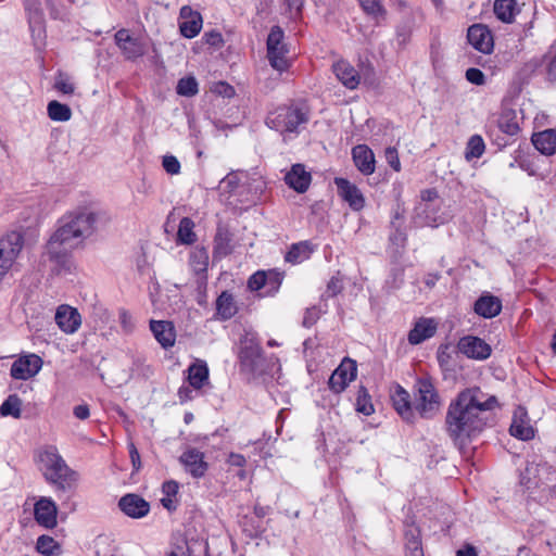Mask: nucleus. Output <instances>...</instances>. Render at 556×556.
<instances>
[{"label": "nucleus", "mask_w": 556, "mask_h": 556, "mask_svg": "<svg viewBox=\"0 0 556 556\" xmlns=\"http://www.w3.org/2000/svg\"><path fill=\"white\" fill-rule=\"evenodd\" d=\"M498 407L495 395L472 387L460 391L448 404L445 429L455 445L463 446L488 425L489 413Z\"/></svg>", "instance_id": "1"}, {"label": "nucleus", "mask_w": 556, "mask_h": 556, "mask_svg": "<svg viewBox=\"0 0 556 556\" xmlns=\"http://www.w3.org/2000/svg\"><path fill=\"white\" fill-rule=\"evenodd\" d=\"M99 215L96 212L84 210L76 213L68 222L61 225L48 240L42 257L53 264L51 268L55 275L71 273L72 241L86 238L93 233Z\"/></svg>", "instance_id": "2"}, {"label": "nucleus", "mask_w": 556, "mask_h": 556, "mask_svg": "<svg viewBox=\"0 0 556 556\" xmlns=\"http://www.w3.org/2000/svg\"><path fill=\"white\" fill-rule=\"evenodd\" d=\"M245 376L256 383H267L280 369L279 361L274 355L263 354L260 340L254 331L245 329Z\"/></svg>", "instance_id": "3"}, {"label": "nucleus", "mask_w": 556, "mask_h": 556, "mask_svg": "<svg viewBox=\"0 0 556 556\" xmlns=\"http://www.w3.org/2000/svg\"><path fill=\"white\" fill-rule=\"evenodd\" d=\"M309 121L306 104L292 102L269 112L266 125L283 136V139L296 137Z\"/></svg>", "instance_id": "4"}, {"label": "nucleus", "mask_w": 556, "mask_h": 556, "mask_svg": "<svg viewBox=\"0 0 556 556\" xmlns=\"http://www.w3.org/2000/svg\"><path fill=\"white\" fill-rule=\"evenodd\" d=\"M38 460L46 481L54 485L56 491L66 492L72 489L77 473L67 466L54 445L46 446L39 453Z\"/></svg>", "instance_id": "5"}, {"label": "nucleus", "mask_w": 556, "mask_h": 556, "mask_svg": "<svg viewBox=\"0 0 556 556\" xmlns=\"http://www.w3.org/2000/svg\"><path fill=\"white\" fill-rule=\"evenodd\" d=\"M413 401L415 415L424 419H431L440 412L442 401L430 376L416 378L413 386Z\"/></svg>", "instance_id": "6"}, {"label": "nucleus", "mask_w": 556, "mask_h": 556, "mask_svg": "<svg viewBox=\"0 0 556 556\" xmlns=\"http://www.w3.org/2000/svg\"><path fill=\"white\" fill-rule=\"evenodd\" d=\"M267 58L273 68L285 72L290 67L289 49L285 42V33L280 26L271 27L267 37Z\"/></svg>", "instance_id": "7"}, {"label": "nucleus", "mask_w": 556, "mask_h": 556, "mask_svg": "<svg viewBox=\"0 0 556 556\" xmlns=\"http://www.w3.org/2000/svg\"><path fill=\"white\" fill-rule=\"evenodd\" d=\"M219 201L231 211L233 215L241 216L243 213L242 186L237 173H229L225 176L218 186Z\"/></svg>", "instance_id": "8"}, {"label": "nucleus", "mask_w": 556, "mask_h": 556, "mask_svg": "<svg viewBox=\"0 0 556 556\" xmlns=\"http://www.w3.org/2000/svg\"><path fill=\"white\" fill-rule=\"evenodd\" d=\"M450 218L451 215L442 208V202H419L415 206L412 223L417 228H437L448 222Z\"/></svg>", "instance_id": "9"}, {"label": "nucleus", "mask_w": 556, "mask_h": 556, "mask_svg": "<svg viewBox=\"0 0 556 556\" xmlns=\"http://www.w3.org/2000/svg\"><path fill=\"white\" fill-rule=\"evenodd\" d=\"M283 275L277 270H257L248 280V288L258 298L274 296L280 289Z\"/></svg>", "instance_id": "10"}, {"label": "nucleus", "mask_w": 556, "mask_h": 556, "mask_svg": "<svg viewBox=\"0 0 556 556\" xmlns=\"http://www.w3.org/2000/svg\"><path fill=\"white\" fill-rule=\"evenodd\" d=\"M24 244L22 233L12 231L0 239V276H3L20 254Z\"/></svg>", "instance_id": "11"}, {"label": "nucleus", "mask_w": 556, "mask_h": 556, "mask_svg": "<svg viewBox=\"0 0 556 556\" xmlns=\"http://www.w3.org/2000/svg\"><path fill=\"white\" fill-rule=\"evenodd\" d=\"M497 130L504 136L494 137V132L491 131L490 137L500 148L508 146L510 143V138L517 136L520 130L516 111L511 109H505L502 111L497 122Z\"/></svg>", "instance_id": "12"}, {"label": "nucleus", "mask_w": 556, "mask_h": 556, "mask_svg": "<svg viewBox=\"0 0 556 556\" xmlns=\"http://www.w3.org/2000/svg\"><path fill=\"white\" fill-rule=\"evenodd\" d=\"M43 364L42 358L34 353L21 355L13 362L10 375L16 380H27L35 377L41 369Z\"/></svg>", "instance_id": "13"}, {"label": "nucleus", "mask_w": 556, "mask_h": 556, "mask_svg": "<svg viewBox=\"0 0 556 556\" xmlns=\"http://www.w3.org/2000/svg\"><path fill=\"white\" fill-rule=\"evenodd\" d=\"M458 351L467 358L485 361L492 354V348L483 339L476 336H464L457 342Z\"/></svg>", "instance_id": "14"}, {"label": "nucleus", "mask_w": 556, "mask_h": 556, "mask_svg": "<svg viewBox=\"0 0 556 556\" xmlns=\"http://www.w3.org/2000/svg\"><path fill=\"white\" fill-rule=\"evenodd\" d=\"M357 375L356 362L346 357L337 369L331 374L328 384L329 389L334 393L343 392L350 382H352Z\"/></svg>", "instance_id": "15"}, {"label": "nucleus", "mask_w": 556, "mask_h": 556, "mask_svg": "<svg viewBox=\"0 0 556 556\" xmlns=\"http://www.w3.org/2000/svg\"><path fill=\"white\" fill-rule=\"evenodd\" d=\"M58 506L51 497L41 496L34 505V518L38 526L53 529L58 525Z\"/></svg>", "instance_id": "16"}, {"label": "nucleus", "mask_w": 556, "mask_h": 556, "mask_svg": "<svg viewBox=\"0 0 556 556\" xmlns=\"http://www.w3.org/2000/svg\"><path fill=\"white\" fill-rule=\"evenodd\" d=\"M391 401L396 413L407 422L416 419L414 401L402 386L395 384L391 391Z\"/></svg>", "instance_id": "17"}, {"label": "nucleus", "mask_w": 556, "mask_h": 556, "mask_svg": "<svg viewBox=\"0 0 556 556\" xmlns=\"http://www.w3.org/2000/svg\"><path fill=\"white\" fill-rule=\"evenodd\" d=\"M114 38L127 60L134 61L146 53V47L141 40L131 36L127 29L117 30Z\"/></svg>", "instance_id": "18"}, {"label": "nucleus", "mask_w": 556, "mask_h": 556, "mask_svg": "<svg viewBox=\"0 0 556 556\" xmlns=\"http://www.w3.org/2000/svg\"><path fill=\"white\" fill-rule=\"evenodd\" d=\"M468 42L482 53H491L494 48V40L491 30L482 24H475L468 28Z\"/></svg>", "instance_id": "19"}, {"label": "nucleus", "mask_w": 556, "mask_h": 556, "mask_svg": "<svg viewBox=\"0 0 556 556\" xmlns=\"http://www.w3.org/2000/svg\"><path fill=\"white\" fill-rule=\"evenodd\" d=\"M118 508L128 517L138 519L147 516L150 504L143 497L135 493H128L118 501Z\"/></svg>", "instance_id": "20"}, {"label": "nucleus", "mask_w": 556, "mask_h": 556, "mask_svg": "<svg viewBox=\"0 0 556 556\" xmlns=\"http://www.w3.org/2000/svg\"><path fill=\"white\" fill-rule=\"evenodd\" d=\"M202 16L193 11L191 7L184 5L180 9L179 31L185 38L191 39L199 35L202 28Z\"/></svg>", "instance_id": "21"}, {"label": "nucleus", "mask_w": 556, "mask_h": 556, "mask_svg": "<svg viewBox=\"0 0 556 556\" xmlns=\"http://www.w3.org/2000/svg\"><path fill=\"white\" fill-rule=\"evenodd\" d=\"M339 195L349 203L353 211H361L365 205V198L362 191L345 178H334Z\"/></svg>", "instance_id": "22"}, {"label": "nucleus", "mask_w": 556, "mask_h": 556, "mask_svg": "<svg viewBox=\"0 0 556 556\" xmlns=\"http://www.w3.org/2000/svg\"><path fill=\"white\" fill-rule=\"evenodd\" d=\"M438 329V323L433 318L420 317L409 330L407 340L412 345H418L432 338Z\"/></svg>", "instance_id": "23"}, {"label": "nucleus", "mask_w": 556, "mask_h": 556, "mask_svg": "<svg viewBox=\"0 0 556 556\" xmlns=\"http://www.w3.org/2000/svg\"><path fill=\"white\" fill-rule=\"evenodd\" d=\"M150 330L164 350L174 346L176 342V329L173 321L152 319L150 320Z\"/></svg>", "instance_id": "24"}, {"label": "nucleus", "mask_w": 556, "mask_h": 556, "mask_svg": "<svg viewBox=\"0 0 556 556\" xmlns=\"http://www.w3.org/2000/svg\"><path fill=\"white\" fill-rule=\"evenodd\" d=\"M179 462L193 478H201L207 471L208 465L204 454L197 448H189L179 457Z\"/></svg>", "instance_id": "25"}, {"label": "nucleus", "mask_w": 556, "mask_h": 556, "mask_svg": "<svg viewBox=\"0 0 556 556\" xmlns=\"http://www.w3.org/2000/svg\"><path fill=\"white\" fill-rule=\"evenodd\" d=\"M352 160L355 167L364 175L375 173L376 160L372 150L367 144H357L352 149Z\"/></svg>", "instance_id": "26"}, {"label": "nucleus", "mask_w": 556, "mask_h": 556, "mask_svg": "<svg viewBox=\"0 0 556 556\" xmlns=\"http://www.w3.org/2000/svg\"><path fill=\"white\" fill-rule=\"evenodd\" d=\"M312 181V175L307 172L303 164H293L285 175L286 185L296 191L304 193Z\"/></svg>", "instance_id": "27"}, {"label": "nucleus", "mask_w": 556, "mask_h": 556, "mask_svg": "<svg viewBox=\"0 0 556 556\" xmlns=\"http://www.w3.org/2000/svg\"><path fill=\"white\" fill-rule=\"evenodd\" d=\"M55 323L63 332L74 333L81 324V317L76 308L61 305L55 313Z\"/></svg>", "instance_id": "28"}, {"label": "nucleus", "mask_w": 556, "mask_h": 556, "mask_svg": "<svg viewBox=\"0 0 556 556\" xmlns=\"http://www.w3.org/2000/svg\"><path fill=\"white\" fill-rule=\"evenodd\" d=\"M502 311L500 298L489 292L482 293L473 304V312L483 318L490 319L497 316Z\"/></svg>", "instance_id": "29"}, {"label": "nucleus", "mask_w": 556, "mask_h": 556, "mask_svg": "<svg viewBox=\"0 0 556 556\" xmlns=\"http://www.w3.org/2000/svg\"><path fill=\"white\" fill-rule=\"evenodd\" d=\"M233 233L225 225L219 224L214 237L213 260H220L233 251Z\"/></svg>", "instance_id": "30"}, {"label": "nucleus", "mask_w": 556, "mask_h": 556, "mask_svg": "<svg viewBox=\"0 0 556 556\" xmlns=\"http://www.w3.org/2000/svg\"><path fill=\"white\" fill-rule=\"evenodd\" d=\"M509 432L513 437L523 441L531 440L534 437V429L530 425L525 409L518 408L515 410Z\"/></svg>", "instance_id": "31"}, {"label": "nucleus", "mask_w": 556, "mask_h": 556, "mask_svg": "<svg viewBox=\"0 0 556 556\" xmlns=\"http://www.w3.org/2000/svg\"><path fill=\"white\" fill-rule=\"evenodd\" d=\"M187 372V380L193 389L200 390L208 383L210 369L205 361L195 359L189 365Z\"/></svg>", "instance_id": "32"}, {"label": "nucleus", "mask_w": 556, "mask_h": 556, "mask_svg": "<svg viewBox=\"0 0 556 556\" xmlns=\"http://www.w3.org/2000/svg\"><path fill=\"white\" fill-rule=\"evenodd\" d=\"M333 73L336 77L349 89H356L359 85L361 77L357 71L346 61H338L333 64Z\"/></svg>", "instance_id": "33"}, {"label": "nucleus", "mask_w": 556, "mask_h": 556, "mask_svg": "<svg viewBox=\"0 0 556 556\" xmlns=\"http://www.w3.org/2000/svg\"><path fill=\"white\" fill-rule=\"evenodd\" d=\"M532 143L544 155L556 153V131L546 129L532 136Z\"/></svg>", "instance_id": "34"}, {"label": "nucleus", "mask_w": 556, "mask_h": 556, "mask_svg": "<svg viewBox=\"0 0 556 556\" xmlns=\"http://www.w3.org/2000/svg\"><path fill=\"white\" fill-rule=\"evenodd\" d=\"M315 247L311 241H300L293 243L287 252L285 260L291 264H300L311 257Z\"/></svg>", "instance_id": "35"}, {"label": "nucleus", "mask_w": 556, "mask_h": 556, "mask_svg": "<svg viewBox=\"0 0 556 556\" xmlns=\"http://www.w3.org/2000/svg\"><path fill=\"white\" fill-rule=\"evenodd\" d=\"M237 313V305L229 291H223L216 300V317L228 320Z\"/></svg>", "instance_id": "36"}, {"label": "nucleus", "mask_w": 556, "mask_h": 556, "mask_svg": "<svg viewBox=\"0 0 556 556\" xmlns=\"http://www.w3.org/2000/svg\"><path fill=\"white\" fill-rule=\"evenodd\" d=\"M194 226V222L190 217H182L178 225L176 243L181 245L193 244L197 241Z\"/></svg>", "instance_id": "37"}, {"label": "nucleus", "mask_w": 556, "mask_h": 556, "mask_svg": "<svg viewBox=\"0 0 556 556\" xmlns=\"http://www.w3.org/2000/svg\"><path fill=\"white\" fill-rule=\"evenodd\" d=\"M405 554L406 556H424L420 531L416 527H409L405 531Z\"/></svg>", "instance_id": "38"}, {"label": "nucleus", "mask_w": 556, "mask_h": 556, "mask_svg": "<svg viewBox=\"0 0 556 556\" xmlns=\"http://www.w3.org/2000/svg\"><path fill=\"white\" fill-rule=\"evenodd\" d=\"M493 10L498 20L511 23L517 12V2L516 0H495Z\"/></svg>", "instance_id": "39"}, {"label": "nucleus", "mask_w": 556, "mask_h": 556, "mask_svg": "<svg viewBox=\"0 0 556 556\" xmlns=\"http://www.w3.org/2000/svg\"><path fill=\"white\" fill-rule=\"evenodd\" d=\"M47 112L50 119L54 122H67L72 117L71 108L58 100H52L47 105Z\"/></svg>", "instance_id": "40"}, {"label": "nucleus", "mask_w": 556, "mask_h": 556, "mask_svg": "<svg viewBox=\"0 0 556 556\" xmlns=\"http://www.w3.org/2000/svg\"><path fill=\"white\" fill-rule=\"evenodd\" d=\"M176 93L180 97L192 98L199 93V83L193 75L181 77L176 85Z\"/></svg>", "instance_id": "41"}, {"label": "nucleus", "mask_w": 556, "mask_h": 556, "mask_svg": "<svg viewBox=\"0 0 556 556\" xmlns=\"http://www.w3.org/2000/svg\"><path fill=\"white\" fill-rule=\"evenodd\" d=\"M190 264L195 274H206L208 266V251L204 247H197L190 254Z\"/></svg>", "instance_id": "42"}, {"label": "nucleus", "mask_w": 556, "mask_h": 556, "mask_svg": "<svg viewBox=\"0 0 556 556\" xmlns=\"http://www.w3.org/2000/svg\"><path fill=\"white\" fill-rule=\"evenodd\" d=\"M0 415L3 417L20 418L22 415V400L17 394H10L0 405Z\"/></svg>", "instance_id": "43"}, {"label": "nucleus", "mask_w": 556, "mask_h": 556, "mask_svg": "<svg viewBox=\"0 0 556 556\" xmlns=\"http://www.w3.org/2000/svg\"><path fill=\"white\" fill-rule=\"evenodd\" d=\"M249 180L250 181L245 184V192H248L250 197L245 198V201L256 203L261 200L263 193L265 192L266 181L262 176H254Z\"/></svg>", "instance_id": "44"}, {"label": "nucleus", "mask_w": 556, "mask_h": 556, "mask_svg": "<svg viewBox=\"0 0 556 556\" xmlns=\"http://www.w3.org/2000/svg\"><path fill=\"white\" fill-rule=\"evenodd\" d=\"M36 551L45 556L61 554V545L50 535L42 534L37 539Z\"/></svg>", "instance_id": "45"}, {"label": "nucleus", "mask_w": 556, "mask_h": 556, "mask_svg": "<svg viewBox=\"0 0 556 556\" xmlns=\"http://www.w3.org/2000/svg\"><path fill=\"white\" fill-rule=\"evenodd\" d=\"M485 150V144L481 136L473 135L469 138L465 151V157L467 161L472 159H479L482 156Z\"/></svg>", "instance_id": "46"}, {"label": "nucleus", "mask_w": 556, "mask_h": 556, "mask_svg": "<svg viewBox=\"0 0 556 556\" xmlns=\"http://www.w3.org/2000/svg\"><path fill=\"white\" fill-rule=\"evenodd\" d=\"M356 410L365 416L371 415L375 409L371 403V397L365 387H359L355 403Z\"/></svg>", "instance_id": "47"}, {"label": "nucleus", "mask_w": 556, "mask_h": 556, "mask_svg": "<svg viewBox=\"0 0 556 556\" xmlns=\"http://www.w3.org/2000/svg\"><path fill=\"white\" fill-rule=\"evenodd\" d=\"M130 370L132 374L146 379L150 378L154 374L152 366L146 364V358L141 356L132 358Z\"/></svg>", "instance_id": "48"}, {"label": "nucleus", "mask_w": 556, "mask_h": 556, "mask_svg": "<svg viewBox=\"0 0 556 556\" xmlns=\"http://www.w3.org/2000/svg\"><path fill=\"white\" fill-rule=\"evenodd\" d=\"M29 29L31 33V37L35 41L36 46H40L45 43L46 39V29L43 25V21L41 17H36L29 21Z\"/></svg>", "instance_id": "49"}, {"label": "nucleus", "mask_w": 556, "mask_h": 556, "mask_svg": "<svg viewBox=\"0 0 556 556\" xmlns=\"http://www.w3.org/2000/svg\"><path fill=\"white\" fill-rule=\"evenodd\" d=\"M282 7L290 18L296 20L302 14L304 0H282Z\"/></svg>", "instance_id": "50"}, {"label": "nucleus", "mask_w": 556, "mask_h": 556, "mask_svg": "<svg viewBox=\"0 0 556 556\" xmlns=\"http://www.w3.org/2000/svg\"><path fill=\"white\" fill-rule=\"evenodd\" d=\"M364 11L375 17L382 16L384 10L380 3L381 0H358Z\"/></svg>", "instance_id": "51"}, {"label": "nucleus", "mask_w": 556, "mask_h": 556, "mask_svg": "<svg viewBox=\"0 0 556 556\" xmlns=\"http://www.w3.org/2000/svg\"><path fill=\"white\" fill-rule=\"evenodd\" d=\"M211 91L223 98H232L236 94L235 88L226 81L214 83Z\"/></svg>", "instance_id": "52"}, {"label": "nucleus", "mask_w": 556, "mask_h": 556, "mask_svg": "<svg viewBox=\"0 0 556 556\" xmlns=\"http://www.w3.org/2000/svg\"><path fill=\"white\" fill-rule=\"evenodd\" d=\"M164 170L169 175H177L180 173V163L174 155H165L162 160Z\"/></svg>", "instance_id": "53"}, {"label": "nucleus", "mask_w": 556, "mask_h": 556, "mask_svg": "<svg viewBox=\"0 0 556 556\" xmlns=\"http://www.w3.org/2000/svg\"><path fill=\"white\" fill-rule=\"evenodd\" d=\"M466 79L477 86H482L485 83L483 72L476 67H470L466 71Z\"/></svg>", "instance_id": "54"}, {"label": "nucleus", "mask_w": 556, "mask_h": 556, "mask_svg": "<svg viewBox=\"0 0 556 556\" xmlns=\"http://www.w3.org/2000/svg\"><path fill=\"white\" fill-rule=\"evenodd\" d=\"M323 311L316 306L306 309L303 317V326L306 328L312 327L320 317Z\"/></svg>", "instance_id": "55"}, {"label": "nucleus", "mask_w": 556, "mask_h": 556, "mask_svg": "<svg viewBox=\"0 0 556 556\" xmlns=\"http://www.w3.org/2000/svg\"><path fill=\"white\" fill-rule=\"evenodd\" d=\"M384 155L390 167H392L395 172H400L401 162L399 159L397 150L393 147H389L386 149Z\"/></svg>", "instance_id": "56"}, {"label": "nucleus", "mask_w": 556, "mask_h": 556, "mask_svg": "<svg viewBox=\"0 0 556 556\" xmlns=\"http://www.w3.org/2000/svg\"><path fill=\"white\" fill-rule=\"evenodd\" d=\"M451 357L450 346L447 344L440 345L437 352V359L441 368H448Z\"/></svg>", "instance_id": "57"}, {"label": "nucleus", "mask_w": 556, "mask_h": 556, "mask_svg": "<svg viewBox=\"0 0 556 556\" xmlns=\"http://www.w3.org/2000/svg\"><path fill=\"white\" fill-rule=\"evenodd\" d=\"M342 289H343L342 279L338 276H333V277H331V279L329 280V282L327 285L326 293L329 296H336L337 294H339L342 291Z\"/></svg>", "instance_id": "58"}, {"label": "nucleus", "mask_w": 556, "mask_h": 556, "mask_svg": "<svg viewBox=\"0 0 556 556\" xmlns=\"http://www.w3.org/2000/svg\"><path fill=\"white\" fill-rule=\"evenodd\" d=\"M233 352L237 355V367L239 372H243V334H240L235 342Z\"/></svg>", "instance_id": "59"}, {"label": "nucleus", "mask_w": 556, "mask_h": 556, "mask_svg": "<svg viewBox=\"0 0 556 556\" xmlns=\"http://www.w3.org/2000/svg\"><path fill=\"white\" fill-rule=\"evenodd\" d=\"M128 453L130 457V462L135 471H139L141 468V459L138 448L136 447L134 442L128 443Z\"/></svg>", "instance_id": "60"}, {"label": "nucleus", "mask_w": 556, "mask_h": 556, "mask_svg": "<svg viewBox=\"0 0 556 556\" xmlns=\"http://www.w3.org/2000/svg\"><path fill=\"white\" fill-rule=\"evenodd\" d=\"M54 88L65 94H72L74 92L73 84L68 83L63 78L62 74L55 79Z\"/></svg>", "instance_id": "61"}, {"label": "nucleus", "mask_w": 556, "mask_h": 556, "mask_svg": "<svg viewBox=\"0 0 556 556\" xmlns=\"http://www.w3.org/2000/svg\"><path fill=\"white\" fill-rule=\"evenodd\" d=\"M203 39L205 42L212 47H219L223 43V36L217 30H211L204 33Z\"/></svg>", "instance_id": "62"}, {"label": "nucleus", "mask_w": 556, "mask_h": 556, "mask_svg": "<svg viewBox=\"0 0 556 556\" xmlns=\"http://www.w3.org/2000/svg\"><path fill=\"white\" fill-rule=\"evenodd\" d=\"M166 556H192V549L187 541L177 544Z\"/></svg>", "instance_id": "63"}, {"label": "nucleus", "mask_w": 556, "mask_h": 556, "mask_svg": "<svg viewBox=\"0 0 556 556\" xmlns=\"http://www.w3.org/2000/svg\"><path fill=\"white\" fill-rule=\"evenodd\" d=\"M553 56L547 64V76L549 80H556V46L552 47Z\"/></svg>", "instance_id": "64"}]
</instances>
